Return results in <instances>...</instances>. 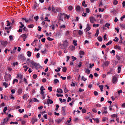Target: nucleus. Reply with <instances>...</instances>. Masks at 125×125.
Returning a JSON list of instances; mask_svg holds the SVG:
<instances>
[{
  "instance_id": "obj_1",
  "label": "nucleus",
  "mask_w": 125,
  "mask_h": 125,
  "mask_svg": "<svg viewBox=\"0 0 125 125\" xmlns=\"http://www.w3.org/2000/svg\"><path fill=\"white\" fill-rule=\"evenodd\" d=\"M65 16L64 18H67V19H69V18H70V16H68V15H66L65 14V13H61L60 14V18L61 19V20H62V19H63V17L62 16Z\"/></svg>"
},
{
  "instance_id": "obj_2",
  "label": "nucleus",
  "mask_w": 125,
  "mask_h": 125,
  "mask_svg": "<svg viewBox=\"0 0 125 125\" xmlns=\"http://www.w3.org/2000/svg\"><path fill=\"white\" fill-rule=\"evenodd\" d=\"M11 80V75L10 74H6L5 75V81H10Z\"/></svg>"
},
{
  "instance_id": "obj_3",
  "label": "nucleus",
  "mask_w": 125,
  "mask_h": 125,
  "mask_svg": "<svg viewBox=\"0 0 125 125\" xmlns=\"http://www.w3.org/2000/svg\"><path fill=\"white\" fill-rule=\"evenodd\" d=\"M19 58L20 59H21V60H22V61L26 60V58L24 56V54H21V55L19 56Z\"/></svg>"
},
{
  "instance_id": "obj_4",
  "label": "nucleus",
  "mask_w": 125,
  "mask_h": 125,
  "mask_svg": "<svg viewBox=\"0 0 125 125\" xmlns=\"http://www.w3.org/2000/svg\"><path fill=\"white\" fill-rule=\"evenodd\" d=\"M31 64L32 65V66H34L35 67H39V64L35 62H34V61H32L31 62Z\"/></svg>"
},
{
  "instance_id": "obj_5",
  "label": "nucleus",
  "mask_w": 125,
  "mask_h": 125,
  "mask_svg": "<svg viewBox=\"0 0 125 125\" xmlns=\"http://www.w3.org/2000/svg\"><path fill=\"white\" fill-rule=\"evenodd\" d=\"M36 122H38V119L36 118H32L31 123L32 125H34Z\"/></svg>"
},
{
  "instance_id": "obj_6",
  "label": "nucleus",
  "mask_w": 125,
  "mask_h": 125,
  "mask_svg": "<svg viewBox=\"0 0 125 125\" xmlns=\"http://www.w3.org/2000/svg\"><path fill=\"white\" fill-rule=\"evenodd\" d=\"M118 80V78L116 77V76H114L112 79V82L113 83H116V82Z\"/></svg>"
},
{
  "instance_id": "obj_7",
  "label": "nucleus",
  "mask_w": 125,
  "mask_h": 125,
  "mask_svg": "<svg viewBox=\"0 0 125 125\" xmlns=\"http://www.w3.org/2000/svg\"><path fill=\"white\" fill-rule=\"evenodd\" d=\"M90 21L91 23H94L96 21L95 18H94V17H91L90 18Z\"/></svg>"
},
{
  "instance_id": "obj_8",
  "label": "nucleus",
  "mask_w": 125,
  "mask_h": 125,
  "mask_svg": "<svg viewBox=\"0 0 125 125\" xmlns=\"http://www.w3.org/2000/svg\"><path fill=\"white\" fill-rule=\"evenodd\" d=\"M6 120V122H8V118H4L3 119V122H1L0 125H5V120Z\"/></svg>"
},
{
  "instance_id": "obj_9",
  "label": "nucleus",
  "mask_w": 125,
  "mask_h": 125,
  "mask_svg": "<svg viewBox=\"0 0 125 125\" xmlns=\"http://www.w3.org/2000/svg\"><path fill=\"white\" fill-rule=\"evenodd\" d=\"M42 88H43V86H41V88H40V90H41V94H42V95H44V91H43V89H42Z\"/></svg>"
},
{
  "instance_id": "obj_10",
  "label": "nucleus",
  "mask_w": 125,
  "mask_h": 125,
  "mask_svg": "<svg viewBox=\"0 0 125 125\" xmlns=\"http://www.w3.org/2000/svg\"><path fill=\"white\" fill-rule=\"evenodd\" d=\"M82 8V7H81L80 6L77 5L76 7V11L78 12H80V11L81 10V9Z\"/></svg>"
},
{
  "instance_id": "obj_11",
  "label": "nucleus",
  "mask_w": 125,
  "mask_h": 125,
  "mask_svg": "<svg viewBox=\"0 0 125 125\" xmlns=\"http://www.w3.org/2000/svg\"><path fill=\"white\" fill-rule=\"evenodd\" d=\"M63 120H64V117H62L61 119H58L57 121H56V122L58 123V124H60V123H61V122H62L63 121Z\"/></svg>"
},
{
  "instance_id": "obj_12",
  "label": "nucleus",
  "mask_w": 125,
  "mask_h": 125,
  "mask_svg": "<svg viewBox=\"0 0 125 125\" xmlns=\"http://www.w3.org/2000/svg\"><path fill=\"white\" fill-rule=\"evenodd\" d=\"M62 115H66V110H65V107H62Z\"/></svg>"
},
{
  "instance_id": "obj_13",
  "label": "nucleus",
  "mask_w": 125,
  "mask_h": 125,
  "mask_svg": "<svg viewBox=\"0 0 125 125\" xmlns=\"http://www.w3.org/2000/svg\"><path fill=\"white\" fill-rule=\"evenodd\" d=\"M7 41H4V42H1V44L2 45H3V46H6V45H7Z\"/></svg>"
},
{
  "instance_id": "obj_14",
  "label": "nucleus",
  "mask_w": 125,
  "mask_h": 125,
  "mask_svg": "<svg viewBox=\"0 0 125 125\" xmlns=\"http://www.w3.org/2000/svg\"><path fill=\"white\" fill-rule=\"evenodd\" d=\"M57 92H58V93H63V90H62V89L59 88L57 89Z\"/></svg>"
},
{
  "instance_id": "obj_15",
  "label": "nucleus",
  "mask_w": 125,
  "mask_h": 125,
  "mask_svg": "<svg viewBox=\"0 0 125 125\" xmlns=\"http://www.w3.org/2000/svg\"><path fill=\"white\" fill-rule=\"evenodd\" d=\"M90 29H91V27H90V26H88L85 29L84 31H85V32H88V31H89V30H90Z\"/></svg>"
},
{
  "instance_id": "obj_16",
  "label": "nucleus",
  "mask_w": 125,
  "mask_h": 125,
  "mask_svg": "<svg viewBox=\"0 0 125 125\" xmlns=\"http://www.w3.org/2000/svg\"><path fill=\"white\" fill-rule=\"evenodd\" d=\"M52 10L53 12H54V13H56L57 12L56 9L54 8V6H53V5L52 6Z\"/></svg>"
},
{
  "instance_id": "obj_17",
  "label": "nucleus",
  "mask_w": 125,
  "mask_h": 125,
  "mask_svg": "<svg viewBox=\"0 0 125 125\" xmlns=\"http://www.w3.org/2000/svg\"><path fill=\"white\" fill-rule=\"evenodd\" d=\"M41 53H42V54H46V53H47V51L46 50V49L45 48L44 51H41Z\"/></svg>"
},
{
  "instance_id": "obj_18",
  "label": "nucleus",
  "mask_w": 125,
  "mask_h": 125,
  "mask_svg": "<svg viewBox=\"0 0 125 125\" xmlns=\"http://www.w3.org/2000/svg\"><path fill=\"white\" fill-rule=\"evenodd\" d=\"M85 72L86 73V74H87L88 75L90 74V70H89V69H85Z\"/></svg>"
},
{
  "instance_id": "obj_19",
  "label": "nucleus",
  "mask_w": 125,
  "mask_h": 125,
  "mask_svg": "<svg viewBox=\"0 0 125 125\" xmlns=\"http://www.w3.org/2000/svg\"><path fill=\"white\" fill-rule=\"evenodd\" d=\"M22 89L21 88H20L18 90V94H22Z\"/></svg>"
},
{
  "instance_id": "obj_20",
  "label": "nucleus",
  "mask_w": 125,
  "mask_h": 125,
  "mask_svg": "<svg viewBox=\"0 0 125 125\" xmlns=\"http://www.w3.org/2000/svg\"><path fill=\"white\" fill-rule=\"evenodd\" d=\"M28 20L29 21H33L34 20V15H33L31 17H30Z\"/></svg>"
},
{
  "instance_id": "obj_21",
  "label": "nucleus",
  "mask_w": 125,
  "mask_h": 125,
  "mask_svg": "<svg viewBox=\"0 0 125 125\" xmlns=\"http://www.w3.org/2000/svg\"><path fill=\"white\" fill-rule=\"evenodd\" d=\"M82 5L83 6H84V7H86V6H87V5H86V4H85V1L83 0L82 2Z\"/></svg>"
},
{
  "instance_id": "obj_22",
  "label": "nucleus",
  "mask_w": 125,
  "mask_h": 125,
  "mask_svg": "<svg viewBox=\"0 0 125 125\" xmlns=\"http://www.w3.org/2000/svg\"><path fill=\"white\" fill-rule=\"evenodd\" d=\"M99 87L101 89V91H103V89H104V86L103 85H99Z\"/></svg>"
},
{
  "instance_id": "obj_23",
  "label": "nucleus",
  "mask_w": 125,
  "mask_h": 125,
  "mask_svg": "<svg viewBox=\"0 0 125 125\" xmlns=\"http://www.w3.org/2000/svg\"><path fill=\"white\" fill-rule=\"evenodd\" d=\"M109 26H111V24H110V23H105L104 27H107L108 29H110V27H109Z\"/></svg>"
},
{
  "instance_id": "obj_24",
  "label": "nucleus",
  "mask_w": 125,
  "mask_h": 125,
  "mask_svg": "<svg viewBox=\"0 0 125 125\" xmlns=\"http://www.w3.org/2000/svg\"><path fill=\"white\" fill-rule=\"evenodd\" d=\"M12 28V27L11 26L5 27V30H6L7 31H9V30H11Z\"/></svg>"
},
{
  "instance_id": "obj_25",
  "label": "nucleus",
  "mask_w": 125,
  "mask_h": 125,
  "mask_svg": "<svg viewBox=\"0 0 125 125\" xmlns=\"http://www.w3.org/2000/svg\"><path fill=\"white\" fill-rule=\"evenodd\" d=\"M98 35H99V29H97L96 31V33L95 34V37H98Z\"/></svg>"
},
{
  "instance_id": "obj_26",
  "label": "nucleus",
  "mask_w": 125,
  "mask_h": 125,
  "mask_svg": "<svg viewBox=\"0 0 125 125\" xmlns=\"http://www.w3.org/2000/svg\"><path fill=\"white\" fill-rule=\"evenodd\" d=\"M31 55H32V52H31L30 51H28L27 56H28V57H31Z\"/></svg>"
},
{
  "instance_id": "obj_27",
  "label": "nucleus",
  "mask_w": 125,
  "mask_h": 125,
  "mask_svg": "<svg viewBox=\"0 0 125 125\" xmlns=\"http://www.w3.org/2000/svg\"><path fill=\"white\" fill-rule=\"evenodd\" d=\"M77 31L80 36H82V35H83V33L82 30H77Z\"/></svg>"
},
{
  "instance_id": "obj_28",
  "label": "nucleus",
  "mask_w": 125,
  "mask_h": 125,
  "mask_svg": "<svg viewBox=\"0 0 125 125\" xmlns=\"http://www.w3.org/2000/svg\"><path fill=\"white\" fill-rule=\"evenodd\" d=\"M113 4H114V5H117V4H118V0H114L113 1Z\"/></svg>"
},
{
  "instance_id": "obj_29",
  "label": "nucleus",
  "mask_w": 125,
  "mask_h": 125,
  "mask_svg": "<svg viewBox=\"0 0 125 125\" xmlns=\"http://www.w3.org/2000/svg\"><path fill=\"white\" fill-rule=\"evenodd\" d=\"M62 72H63V73H66V72H67V67H63Z\"/></svg>"
},
{
  "instance_id": "obj_30",
  "label": "nucleus",
  "mask_w": 125,
  "mask_h": 125,
  "mask_svg": "<svg viewBox=\"0 0 125 125\" xmlns=\"http://www.w3.org/2000/svg\"><path fill=\"white\" fill-rule=\"evenodd\" d=\"M120 27H121V29H122V30H124L125 29V25L124 24H121Z\"/></svg>"
},
{
  "instance_id": "obj_31",
  "label": "nucleus",
  "mask_w": 125,
  "mask_h": 125,
  "mask_svg": "<svg viewBox=\"0 0 125 125\" xmlns=\"http://www.w3.org/2000/svg\"><path fill=\"white\" fill-rule=\"evenodd\" d=\"M27 96H28L27 94H24L23 95V96H22V99H23V100L26 99V98H27Z\"/></svg>"
},
{
  "instance_id": "obj_32",
  "label": "nucleus",
  "mask_w": 125,
  "mask_h": 125,
  "mask_svg": "<svg viewBox=\"0 0 125 125\" xmlns=\"http://www.w3.org/2000/svg\"><path fill=\"white\" fill-rule=\"evenodd\" d=\"M121 70H122V67L121 66H119L118 67V74H120V73H121Z\"/></svg>"
},
{
  "instance_id": "obj_33",
  "label": "nucleus",
  "mask_w": 125,
  "mask_h": 125,
  "mask_svg": "<svg viewBox=\"0 0 125 125\" xmlns=\"http://www.w3.org/2000/svg\"><path fill=\"white\" fill-rule=\"evenodd\" d=\"M114 48L116 49H118L119 50H121V46H119L118 45H116L114 47Z\"/></svg>"
},
{
  "instance_id": "obj_34",
  "label": "nucleus",
  "mask_w": 125,
  "mask_h": 125,
  "mask_svg": "<svg viewBox=\"0 0 125 125\" xmlns=\"http://www.w3.org/2000/svg\"><path fill=\"white\" fill-rule=\"evenodd\" d=\"M20 24L21 25V26H20V28H21V29L24 28V24L22 23V22H20Z\"/></svg>"
},
{
  "instance_id": "obj_35",
  "label": "nucleus",
  "mask_w": 125,
  "mask_h": 125,
  "mask_svg": "<svg viewBox=\"0 0 125 125\" xmlns=\"http://www.w3.org/2000/svg\"><path fill=\"white\" fill-rule=\"evenodd\" d=\"M6 111H7V107H5L3 110V112H4V114H6Z\"/></svg>"
},
{
  "instance_id": "obj_36",
  "label": "nucleus",
  "mask_w": 125,
  "mask_h": 125,
  "mask_svg": "<svg viewBox=\"0 0 125 125\" xmlns=\"http://www.w3.org/2000/svg\"><path fill=\"white\" fill-rule=\"evenodd\" d=\"M3 85H4V86H5V88H6V87H7V86H8V84L6 83H3Z\"/></svg>"
},
{
  "instance_id": "obj_37",
  "label": "nucleus",
  "mask_w": 125,
  "mask_h": 125,
  "mask_svg": "<svg viewBox=\"0 0 125 125\" xmlns=\"http://www.w3.org/2000/svg\"><path fill=\"white\" fill-rule=\"evenodd\" d=\"M15 83H18V80L17 79H15L13 81V84H14Z\"/></svg>"
},
{
  "instance_id": "obj_38",
  "label": "nucleus",
  "mask_w": 125,
  "mask_h": 125,
  "mask_svg": "<svg viewBox=\"0 0 125 125\" xmlns=\"http://www.w3.org/2000/svg\"><path fill=\"white\" fill-rule=\"evenodd\" d=\"M48 101L49 102V104H53V101L51 99H48Z\"/></svg>"
},
{
  "instance_id": "obj_39",
  "label": "nucleus",
  "mask_w": 125,
  "mask_h": 125,
  "mask_svg": "<svg viewBox=\"0 0 125 125\" xmlns=\"http://www.w3.org/2000/svg\"><path fill=\"white\" fill-rule=\"evenodd\" d=\"M7 27H9V26H10V25H11V23L9 22V21H7Z\"/></svg>"
},
{
  "instance_id": "obj_40",
  "label": "nucleus",
  "mask_w": 125,
  "mask_h": 125,
  "mask_svg": "<svg viewBox=\"0 0 125 125\" xmlns=\"http://www.w3.org/2000/svg\"><path fill=\"white\" fill-rule=\"evenodd\" d=\"M21 38H23V39H24V38H27V36L25 34H24L21 36Z\"/></svg>"
},
{
  "instance_id": "obj_41",
  "label": "nucleus",
  "mask_w": 125,
  "mask_h": 125,
  "mask_svg": "<svg viewBox=\"0 0 125 125\" xmlns=\"http://www.w3.org/2000/svg\"><path fill=\"white\" fill-rule=\"evenodd\" d=\"M9 39L11 42H12L13 41V36L12 35H10L9 36Z\"/></svg>"
},
{
  "instance_id": "obj_42",
  "label": "nucleus",
  "mask_w": 125,
  "mask_h": 125,
  "mask_svg": "<svg viewBox=\"0 0 125 125\" xmlns=\"http://www.w3.org/2000/svg\"><path fill=\"white\" fill-rule=\"evenodd\" d=\"M12 124H13V125H18V122H10V125H12Z\"/></svg>"
},
{
  "instance_id": "obj_43",
  "label": "nucleus",
  "mask_w": 125,
  "mask_h": 125,
  "mask_svg": "<svg viewBox=\"0 0 125 125\" xmlns=\"http://www.w3.org/2000/svg\"><path fill=\"white\" fill-rule=\"evenodd\" d=\"M22 20H24L25 21L26 23H28V22L29 21V20H27L26 18H22Z\"/></svg>"
},
{
  "instance_id": "obj_44",
  "label": "nucleus",
  "mask_w": 125,
  "mask_h": 125,
  "mask_svg": "<svg viewBox=\"0 0 125 125\" xmlns=\"http://www.w3.org/2000/svg\"><path fill=\"white\" fill-rule=\"evenodd\" d=\"M68 10H69L70 11H72V10H73V6H69Z\"/></svg>"
},
{
  "instance_id": "obj_45",
  "label": "nucleus",
  "mask_w": 125,
  "mask_h": 125,
  "mask_svg": "<svg viewBox=\"0 0 125 125\" xmlns=\"http://www.w3.org/2000/svg\"><path fill=\"white\" fill-rule=\"evenodd\" d=\"M111 118H117L118 115L117 114H113L111 115Z\"/></svg>"
},
{
  "instance_id": "obj_46",
  "label": "nucleus",
  "mask_w": 125,
  "mask_h": 125,
  "mask_svg": "<svg viewBox=\"0 0 125 125\" xmlns=\"http://www.w3.org/2000/svg\"><path fill=\"white\" fill-rule=\"evenodd\" d=\"M94 66V63L91 64V63H89V68L90 69H92V67Z\"/></svg>"
},
{
  "instance_id": "obj_47",
  "label": "nucleus",
  "mask_w": 125,
  "mask_h": 125,
  "mask_svg": "<svg viewBox=\"0 0 125 125\" xmlns=\"http://www.w3.org/2000/svg\"><path fill=\"white\" fill-rule=\"evenodd\" d=\"M98 40L99 42H102V37H101V36H99V37L98 38Z\"/></svg>"
},
{
  "instance_id": "obj_48",
  "label": "nucleus",
  "mask_w": 125,
  "mask_h": 125,
  "mask_svg": "<svg viewBox=\"0 0 125 125\" xmlns=\"http://www.w3.org/2000/svg\"><path fill=\"white\" fill-rule=\"evenodd\" d=\"M79 53L80 55H84V52L83 51H80Z\"/></svg>"
},
{
  "instance_id": "obj_49",
  "label": "nucleus",
  "mask_w": 125,
  "mask_h": 125,
  "mask_svg": "<svg viewBox=\"0 0 125 125\" xmlns=\"http://www.w3.org/2000/svg\"><path fill=\"white\" fill-rule=\"evenodd\" d=\"M115 39H114L113 41L114 42H119V38H118V37H116L115 38Z\"/></svg>"
},
{
  "instance_id": "obj_50",
  "label": "nucleus",
  "mask_w": 125,
  "mask_h": 125,
  "mask_svg": "<svg viewBox=\"0 0 125 125\" xmlns=\"http://www.w3.org/2000/svg\"><path fill=\"white\" fill-rule=\"evenodd\" d=\"M24 111V109H19V112H20V113H21V114L23 113Z\"/></svg>"
},
{
  "instance_id": "obj_51",
  "label": "nucleus",
  "mask_w": 125,
  "mask_h": 125,
  "mask_svg": "<svg viewBox=\"0 0 125 125\" xmlns=\"http://www.w3.org/2000/svg\"><path fill=\"white\" fill-rule=\"evenodd\" d=\"M60 70H61V68L58 67V69H55V72H60Z\"/></svg>"
},
{
  "instance_id": "obj_52",
  "label": "nucleus",
  "mask_w": 125,
  "mask_h": 125,
  "mask_svg": "<svg viewBox=\"0 0 125 125\" xmlns=\"http://www.w3.org/2000/svg\"><path fill=\"white\" fill-rule=\"evenodd\" d=\"M54 82L55 83H59V80H58L57 79H56L54 80Z\"/></svg>"
},
{
  "instance_id": "obj_53",
  "label": "nucleus",
  "mask_w": 125,
  "mask_h": 125,
  "mask_svg": "<svg viewBox=\"0 0 125 125\" xmlns=\"http://www.w3.org/2000/svg\"><path fill=\"white\" fill-rule=\"evenodd\" d=\"M109 65V62L106 61L104 62V66H108Z\"/></svg>"
},
{
  "instance_id": "obj_54",
  "label": "nucleus",
  "mask_w": 125,
  "mask_h": 125,
  "mask_svg": "<svg viewBox=\"0 0 125 125\" xmlns=\"http://www.w3.org/2000/svg\"><path fill=\"white\" fill-rule=\"evenodd\" d=\"M34 19L36 20V21H38V20H39V16H37L34 17Z\"/></svg>"
},
{
  "instance_id": "obj_55",
  "label": "nucleus",
  "mask_w": 125,
  "mask_h": 125,
  "mask_svg": "<svg viewBox=\"0 0 125 125\" xmlns=\"http://www.w3.org/2000/svg\"><path fill=\"white\" fill-rule=\"evenodd\" d=\"M95 122H96V123H97V124H99V119L96 118L95 120Z\"/></svg>"
},
{
  "instance_id": "obj_56",
  "label": "nucleus",
  "mask_w": 125,
  "mask_h": 125,
  "mask_svg": "<svg viewBox=\"0 0 125 125\" xmlns=\"http://www.w3.org/2000/svg\"><path fill=\"white\" fill-rule=\"evenodd\" d=\"M108 120V118L107 117H104L103 118V122H105Z\"/></svg>"
},
{
  "instance_id": "obj_57",
  "label": "nucleus",
  "mask_w": 125,
  "mask_h": 125,
  "mask_svg": "<svg viewBox=\"0 0 125 125\" xmlns=\"http://www.w3.org/2000/svg\"><path fill=\"white\" fill-rule=\"evenodd\" d=\"M61 29H65L66 28V26L65 25H61L60 26Z\"/></svg>"
},
{
  "instance_id": "obj_58",
  "label": "nucleus",
  "mask_w": 125,
  "mask_h": 125,
  "mask_svg": "<svg viewBox=\"0 0 125 125\" xmlns=\"http://www.w3.org/2000/svg\"><path fill=\"white\" fill-rule=\"evenodd\" d=\"M73 42L75 46H77V41L74 40Z\"/></svg>"
},
{
  "instance_id": "obj_59",
  "label": "nucleus",
  "mask_w": 125,
  "mask_h": 125,
  "mask_svg": "<svg viewBox=\"0 0 125 125\" xmlns=\"http://www.w3.org/2000/svg\"><path fill=\"white\" fill-rule=\"evenodd\" d=\"M17 65H18V62H14L13 63V66H17Z\"/></svg>"
},
{
  "instance_id": "obj_60",
  "label": "nucleus",
  "mask_w": 125,
  "mask_h": 125,
  "mask_svg": "<svg viewBox=\"0 0 125 125\" xmlns=\"http://www.w3.org/2000/svg\"><path fill=\"white\" fill-rule=\"evenodd\" d=\"M47 39L48 40V41H50V42L53 41V39L50 38V37H48L47 38Z\"/></svg>"
},
{
  "instance_id": "obj_61",
  "label": "nucleus",
  "mask_w": 125,
  "mask_h": 125,
  "mask_svg": "<svg viewBox=\"0 0 125 125\" xmlns=\"http://www.w3.org/2000/svg\"><path fill=\"white\" fill-rule=\"evenodd\" d=\"M33 79H37V78H38V75H37L36 74H34L33 75Z\"/></svg>"
},
{
  "instance_id": "obj_62",
  "label": "nucleus",
  "mask_w": 125,
  "mask_h": 125,
  "mask_svg": "<svg viewBox=\"0 0 125 125\" xmlns=\"http://www.w3.org/2000/svg\"><path fill=\"white\" fill-rule=\"evenodd\" d=\"M112 43V41H110L107 43L106 44V45H110Z\"/></svg>"
},
{
  "instance_id": "obj_63",
  "label": "nucleus",
  "mask_w": 125,
  "mask_h": 125,
  "mask_svg": "<svg viewBox=\"0 0 125 125\" xmlns=\"http://www.w3.org/2000/svg\"><path fill=\"white\" fill-rule=\"evenodd\" d=\"M93 27H99V24H93Z\"/></svg>"
},
{
  "instance_id": "obj_64",
  "label": "nucleus",
  "mask_w": 125,
  "mask_h": 125,
  "mask_svg": "<svg viewBox=\"0 0 125 125\" xmlns=\"http://www.w3.org/2000/svg\"><path fill=\"white\" fill-rule=\"evenodd\" d=\"M28 27L29 28H34V24H30V25H28Z\"/></svg>"
}]
</instances>
